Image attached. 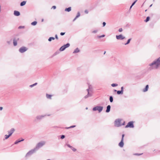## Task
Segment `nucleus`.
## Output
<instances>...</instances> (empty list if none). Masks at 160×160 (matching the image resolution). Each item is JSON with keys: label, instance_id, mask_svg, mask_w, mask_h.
Wrapping results in <instances>:
<instances>
[{"label": "nucleus", "instance_id": "obj_1", "mask_svg": "<svg viewBox=\"0 0 160 160\" xmlns=\"http://www.w3.org/2000/svg\"><path fill=\"white\" fill-rule=\"evenodd\" d=\"M160 65V57L153 61L149 64L150 66L152 67V69H157Z\"/></svg>", "mask_w": 160, "mask_h": 160}, {"label": "nucleus", "instance_id": "obj_2", "mask_svg": "<svg viewBox=\"0 0 160 160\" xmlns=\"http://www.w3.org/2000/svg\"><path fill=\"white\" fill-rule=\"evenodd\" d=\"M45 143V141L41 142L37 144L36 147L34 148L37 151L40 148L44 145Z\"/></svg>", "mask_w": 160, "mask_h": 160}, {"label": "nucleus", "instance_id": "obj_3", "mask_svg": "<svg viewBox=\"0 0 160 160\" xmlns=\"http://www.w3.org/2000/svg\"><path fill=\"white\" fill-rule=\"evenodd\" d=\"M103 108V107L102 106H97L93 108L92 110L94 111L98 110L100 112L102 111Z\"/></svg>", "mask_w": 160, "mask_h": 160}, {"label": "nucleus", "instance_id": "obj_4", "mask_svg": "<svg viewBox=\"0 0 160 160\" xmlns=\"http://www.w3.org/2000/svg\"><path fill=\"white\" fill-rule=\"evenodd\" d=\"M70 46V44L67 43L65 45L62 46L59 49V50L61 51H64L66 48Z\"/></svg>", "mask_w": 160, "mask_h": 160}, {"label": "nucleus", "instance_id": "obj_5", "mask_svg": "<svg viewBox=\"0 0 160 160\" xmlns=\"http://www.w3.org/2000/svg\"><path fill=\"white\" fill-rule=\"evenodd\" d=\"M90 87H91V86H89L88 88L87 89V90L88 92V93L87 95H86V96H85L84 97L85 98H88V97H90V96H92V93L90 92L89 91V90H90Z\"/></svg>", "mask_w": 160, "mask_h": 160}, {"label": "nucleus", "instance_id": "obj_6", "mask_svg": "<svg viewBox=\"0 0 160 160\" xmlns=\"http://www.w3.org/2000/svg\"><path fill=\"white\" fill-rule=\"evenodd\" d=\"M36 150L35 149V148H34L33 149L29 151L26 154V157H27L29 155H31L32 154L34 153Z\"/></svg>", "mask_w": 160, "mask_h": 160}, {"label": "nucleus", "instance_id": "obj_7", "mask_svg": "<svg viewBox=\"0 0 160 160\" xmlns=\"http://www.w3.org/2000/svg\"><path fill=\"white\" fill-rule=\"evenodd\" d=\"M134 127L133 122H130L127 124V125L125 126L126 128L128 127L130 128H133Z\"/></svg>", "mask_w": 160, "mask_h": 160}, {"label": "nucleus", "instance_id": "obj_8", "mask_svg": "<svg viewBox=\"0 0 160 160\" xmlns=\"http://www.w3.org/2000/svg\"><path fill=\"white\" fill-rule=\"evenodd\" d=\"M27 50V48L26 47H23L20 48L19 51L21 53H23L26 51Z\"/></svg>", "mask_w": 160, "mask_h": 160}, {"label": "nucleus", "instance_id": "obj_9", "mask_svg": "<svg viewBox=\"0 0 160 160\" xmlns=\"http://www.w3.org/2000/svg\"><path fill=\"white\" fill-rule=\"evenodd\" d=\"M121 121L120 120H116L115 121V125L116 127H119L121 126Z\"/></svg>", "mask_w": 160, "mask_h": 160}, {"label": "nucleus", "instance_id": "obj_10", "mask_svg": "<svg viewBox=\"0 0 160 160\" xmlns=\"http://www.w3.org/2000/svg\"><path fill=\"white\" fill-rule=\"evenodd\" d=\"M116 38L118 40H122L125 38V37L122 34L119 35H116Z\"/></svg>", "mask_w": 160, "mask_h": 160}, {"label": "nucleus", "instance_id": "obj_11", "mask_svg": "<svg viewBox=\"0 0 160 160\" xmlns=\"http://www.w3.org/2000/svg\"><path fill=\"white\" fill-rule=\"evenodd\" d=\"M14 131V129L13 128H12L10 130L8 131V132L9 134V135H10V136H11L12 135V134L13 133Z\"/></svg>", "mask_w": 160, "mask_h": 160}, {"label": "nucleus", "instance_id": "obj_12", "mask_svg": "<svg viewBox=\"0 0 160 160\" xmlns=\"http://www.w3.org/2000/svg\"><path fill=\"white\" fill-rule=\"evenodd\" d=\"M45 116H46V115H39V116H37L36 117V118L38 120H40V119H42V118H43Z\"/></svg>", "mask_w": 160, "mask_h": 160}, {"label": "nucleus", "instance_id": "obj_13", "mask_svg": "<svg viewBox=\"0 0 160 160\" xmlns=\"http://www.w3.org/2000/svg\"><path fill=\"white\" fill-rule=\"evenodd\" d=\"M118 145L120 147H123L124 145L123 140H121V142L119 143Z\"/></svg>", "mask_w": 160, "mask_h": 160}, {"label": "nucleus", "instance_id": "obj_14", "mask_svg": "<svg viewBox=\"0 0 160 160\" xmlns=\"http://www.w3.org/2000/svg\"><path fill=\"white\" fill-rule=\"evenodd\" d=\"M14 15L16 16H19L20 15L19 12L18 11H15L14 12Z\"/></svg>", "mask_w": 160, "mask_h": 160}, {"label": "nucleus", "instance_id": "obj_15", "mask_svg": "<svg viewBox=\"0 0 160 160\" xmlns=\"http://www.w3.org/2000/svg\"><path fill=\"white\" fill-rule=\"evenodd\" d=\"M111 106L110 105H108L107 107V109L106 111V112H108L110 110Z\"/></svg>", "mask_w": 160, "mask_h": 160}, {"label": "nucleus", "instance_id": "obj_16", "mask_svg": "<svg viewBox=\"0 0 160 160\" xmlns=\"http://www.w3.org/2000/svg\"><path fill=\"white\" fill-rule=\"evenodd\" d=\"M148 85H147L146 86L145 88L143 89L142 91L144 92H145L148 91Z\"/></svg>", "mask_w": 160, "mask_h": 160}, {"label": "nucleus", "instance_id": "obj_17", "mask_svg": "<svg viewBox=\"0 0 160 160\" xmlns=\"http://www.w3.org/2000/svg\"><path fill=\"white\" fill-rule=\"evenodd\" d=\"M79 51H80L78 49V48H77L73 51V53H78V52H79Z\"/></svg>", "mask_w": 160, "mask_h": 160}, {"label": "nucleus", "instance_id": "obj_18", "mask_svg": "<svg viewBox=\"0 0 160 160\" xmlns=\"http://www.w3.org/2000/svg\"><path fill=\"white\" fill-rule=\"evenodd\" d=\"M24 140V139H22L21 140H17L15 142L14 144H17L18 143L21 142L22 141Z\"/></svg>", "mask_w": 160, "mask_h": 160}, {"label": "nucleus", "instance_id": "obj_19", "mask_svg": "<svg viewBox=\"0 0 160 160\" xmlns=\"http://www.w3.org/2000/svg\"><path fill=\"white\" fill-rule=\"evenodd\" d=\"M71 7H70L68 8H66L65 9V11H67V12H69L71 11Z\"/></svg>", "mask_w": 160, "mask_h": 160}, {"label": "nucleus", "instance_id": "obj_20", "mask_svg": "<svg viewBox=\"0 0 160 160\" xmlns=\"http://www.w3.org/2000/svg\"><path fill=\"white\" fill-rule=\"evenodd\" d=\"M13 44L14 46H16L17 45V41L15 39H14L13 40Z\"/></svg>", "mask_w": 160, "mask_h": 160}, {"label": "nucleus", "instance_id": "obj_21", "mask_svg": "<svg viewBox=\"0 0 160 160\" xmlns=\"http://www.w3.org/2000/svg\"><path fill=\"white\" fill-rule=\"evenodd\" d=\"M26 2L25 1H23L22 2L20 3V6H22L26 4Z\"/></svg>", "mask_w": 160, "mask_h": 160}, {"label": "nucleus", "instance_id": "obj_22", "mask_svg": "<svg viewBox=\"0 0 160 160\" xmlns=\"http://www.w3.org/2000/svg\"><path fill=\"white\" fill-rule=\"evenodd\" d=\"M46 97L47 98L50 99H51V97L52 96V95H49L48 94H47L46 95Z\"/></svg>", "mask_w": 160, "mask_h": 160}, {"label": "nucleus", "instance_id": "obj_23", "mask_svg": "<svg viewBox=\"0 0 160 160\" xmlns=\"http://www.w3.org/2000/svg\"><path fill=\"white\" fill-rule=\"evenodd\" d=\"M55 39V38L53 37H50L48 39V41L49 42H50L52 41V40H54Z\"/></svg>", "mask_w": 160, "mask_h": 160}, {"label": "nucleus", "instance_id": "obj_24", "mask_svg": "<svg viewBox=\"0 0 160 160\" xmlns=\"http://www.w3.org/2000/svg\"><path fill=\"white\" fill-rule=\"evenodd\" d=\"M109 100L111 102H112L113 101V98L112 96H110L109 97Z\"/></svg>", "mask_w": 160, "mask_h": 160}, {"label": "nucleus", "instance_id": "obj_25", "mask_svg": "<svg viewBox=\"0 0 160 160\" xmlns=\"http://www.w3.org/2000/svg\"><path fill=\"white\" fill-rule=\"evenodd\" d=\"M117 93L118 94H122L123 93V92L122 91H117Z\"/></svg>", "mask_w": 160, "mask_h": 160}, {"label": "nucleus", "instance_id": "obj_26", "mask_svg": "<svg viewBox=\"0 0 160 160\" xmlns=\"http://www.w3.org/2000/svg\"><path fill=\"white\" fill-rule=\"evenodd\" d=\"M37 23V22L36 21H34L31 23V25H35Z\"/></svg>", "mask_w": 160, "mask_h": 160}, {"label": "nucleus", "instance_id": "obj_27", "mask_svg": "<svg viewBox=\"0 0 160 160\" xmlns=\"http://www.w3.org/2000/svg\"><path fill=\"white\" fill-rule=\"evenodd\" d=\"M10 136L9 134L8 135H5V139H8Z\"/></svg>", "mask_w": 160, "mask_h": 160}, {"label": "nucleus", "instance_id": "obj_28", "mask_svg": "<svg viewBox=\"0 0 160 160\" xmlns=\"http://www.w3.org/2000/svg\"><path fill=\"white\" fill-rule=\"evenodd\" d=\"M150 19V18L149 17H147L146 19L145 20V21L146 22H148V21H149Z\"/></svg>", "mask_w": 160, "mask_h": 160}, {"label": "nucleus", "instance_id": "obj_29", "mask_svg": "<svg viewBox=\"0 0 160 160\" xmlns=\"http://www.w3.org/2000/svg\"><path fill=\"white\" fill-rule=\"evenodd\" d=\"M131 38H130L129 39H128L127 42L126 43H125V45H127V44H129L130 42V41H131Z\"/></svg>", "mask_w": 160, "mask_h": 160}, {"label": "nucleus", "instance_id": "obj_30", "mask_svg": "<svg viewBox=\"0 0 160 160\" xmlns=\"http://www.w3.org/2000/svg\"><path fill=\"white\" fill-rule=\"evenodd\" d=\"M37 83H35L32 84V85H30V87H31V88H32V87H33V86L37 85Z\"/></svg>", "mask_w": 160, "mask_h": 160}, {"label": "nucleus", "instance_id": "obj_31", "mask_svg": "<svg viewBox=\"0 0 160 160\" xmlns=\"http://www.w3.org/2000/svg\"><path fill=\"white\" fill-rule=\"evenodd\" d=\"M111 86L112 87H114L117 86L118 84L116 83H112L111 84Z\"/></svg>", "mask_w": 160, "mask_h": 160}, {"label": "nucleus", "instance_id": "obj_32", "mask_svg": "<svg viewBox=\"0 0 160 160\" xmlns=\"http://www.w3.org/2000/svg\"><path fill=\"white\" fill-rule=\"evenodd\" d=\"M75 127H76L75 125H73V126H71L70 127H69L66 128V129H69V128H73Z\"/></svg>", "mask_w": 160, "mask_h": 160}, {"label": "nucleus", "instance_id": "obj_33", "mask_svg": "<svg viewBox=\"0 0 160 160\" xmlns=\"http://www.w3.org/2000/svg\"><path fill=\"white\" fill-rule=\"evenodd\" d=\"M70 148L74 152H75L76 151V149L72 147Z\"/></svg>", "mask_w": 160, "mask_h": 160}, {"label": "nucleus", "instance_id": "obj_34", "mask_svg": "<svg viewBox=\"0 0 160 160\" xmlns=\"http://www.w3.org/2000/svg\"><path fill=\"white\" fill-rule=\"evenodd\" d=\"M80 13L79 12H78V14H77V16H76V18H78V17H79L80 16Z\"/></svg>", "mask_w": 160, "mask_h": 160}, {"label": "nucleus", "instance_id": "obj_35", "mask_svg": "<svg viewBox=\"0 0 160 160\" xmlns=\"http://www.w3.org/2000/svg\"><path fill=\"white\" fill-rule=\"evenodd\" d=\"M24 28V26H19V27H18V28L19 29H21V28Z\"/></svg>", "mask_w": 160, "mask_h": 160}, {"label": "nucleus", "instance_id": "obj_36", "mask_svg": "<svg viewBox=\"0 0 160 160\" xmlns=\"http://www.w3.org/2000/svg\"><path fill=\"white\" fill-rule=\"evenodd\" d=\"M104 36H105V35H103L101 36H98V37L99 38H101L104 37Z\"/></svg>", "mask_w": 160, "mask_h": 160}, {"label": "nucleus", "instance_id": "obj_37", "mask_svg": "<svg viewBox=\"0 0 160 160\" xmlns=\"http://www.w3.org/2000/svg\"><path fill=\"white\" fill-rule=\"evenodd\" d=\"M65 136L64 135H62L61 136V138L62 139H63L64 138H65Z\"/></svg>", "mask_w": 160, "mask_h": 160}, {"label": "nucleus", "instance_id": "obj_38", "mask_svg": "<svg viewBox=\"0 0 160 160\" xmlns=\"http://www.w3.org/2000/svg\"><path fill=\"white\" fill-rule=\"evenodd\" d=\"M137 0H136L135 1H134L132 4V6H133L134 4L137 1Z\"/></svg>", "mask_w": 160, "mask_h": 160}, {"label": "nucleus", "instance_id": "obj_39", "mask_svg": "<svg viewBox=\"0 0 160 160\" xmlns=\"http://www.w3.org/2000/svg\"><path fill=\"white\" fill-rule=\"evenodd\" d=\"M98 30H95L93 31L92 32V33H96L98 32Z\"/></svg>", "mask_w": 160, "mask_h": 160}, {"label": "nucleus", "instance_id": "obj_40", "mask_svg": "<svg viewBox=\"0 0 160 160\" xmlns=\"http://www.w3.org/2000/svg\"><path fill=\"white\" fill-rule=\"evenodd\" d=\"M66 145L68 147L70 148H71L72 146H70L69 144H67Z\"/></svg>", "mask_w": 160, "mask_h": 160}, {"label": "nucleus", "instance_id": "obj_41", "mask_svg": "<svg viewBox=\"0 0 160 160\" xmlns=\"http://www.w3.org/2000/svg\"><path fill=\"white\" fill-rule=\"evenodd\" d=\"M122 28H120L119 29V30H118V31L119 32H122Z\"/></svg>", "mask_w": 160, "mask_h": 160}, {"label": "nucleus", "instance_id": "obj_42", "mask_svg": "<svg viewBox=\"0 0 160 160\" xmlns=\"http://www.w3.org/2000/svg\"><path fill=\"white\" fill-rule=\"evenodd\" d=\"M65 34V32H62L60 33V35L62 36H63V35H64Z\"/></svg>", "mask_w": 160, "mask_h": 160}, {"label": "nucleus", "instance_id": "obj_43", "mask_svg": "<svg viewBox=\"0 0 160 160\" xmlns=\"http://www.w3.org/2000/svg\"><path fill=\"white\" fill-rule=\"evenodd\" d=\"M124 134H123L122 135V138L121 140H123V138H124Z\"/></svg>", "mask_w": 160, "mask_h": 160}, {"label": "nucleus", "instance_id": "obj_44", "mask_svg": "<svg viewBox=\"0 0 160 160\" xmlns=\"http://www.w3.org/2000/svg\"><path fill=\"white\" fill-rule=\"evenodd\" d=\"M103 26L104 27L106 24V23L105 22H103L102 23Z\"/></svg>", "mask_w": 160, "mask_h": 160}, {"label": "nucleus", "instance_id": "obj_45", "mask_svg": "<svg viewBox=\"0 0 160 160\" xmlns=\"http://www.w3.org/2000/svg\"><path fill=\"white\" fill-rule=\"evenodd\" d=\"M55 38H56V39H58V38L57 35L56 34L55 35Z\"/></svg>", "mask_w": 160, "mask_h": 160}, {"label": "nucleus", "instance_id": "obj_46", "mask_svg": "<svg viewBox=\"0 0 160 160\" xmlns=\"http://www.w3.org/2000/svg\"><path fill=\"white\" fill-rule=\"evenodd\" d=\"M11 41H7V43L8 44H10L11 43Z\"/></svg>", "mask_w": 160, "mask_h": 160}, {"label": "nucleus", "instance_id": "obj_47", "mask_svg": "<svg viewBox=\"0 0 160 160\" xmlns=\"http://www.w3.org/2000/svg\"><path fill=\"white\" fill-rule=\"evenodd\" d=\"M142 154V153L139 154H138V153H135V154H134V155H141Z\"/></svg>", "mask_w": 160, "mask_h": 160}, {"label": "nucleus", "instance_id": "obj_48", "mask_svg": "<svg viewBox=\"0 0 160 160\" xmlns=\"http://www.w3.org/2000/svg\"><path fill=\"white\" fill-rule=\"evenodd\" d=\"M52 8H53V9H55L56 8V7L55 6H52Z\"/></svg>", "mask_w": 160, "mask_h": 160}, {"label": "nucleus", "instance_id": "obj_49", "mask_svg": "<svg viewBox=\"0 0 160 160\" xmlns=\"http://www.w3.org/2000/svg\"><path fill=\"white\" fill-rule=\"evenodd\" d=\"M85 12L86 13H88V12L87 10H86L85 11Z\"/></svg>", "mask_w": 160, "mask_h": 160}, {"label": "nucleus", "instance_id": "obj_50", "mask_svg": "<svg viewBox=\"0 0 160 160\" xmlns=\"http://www.w3.org/2000/svg\"><path fill=\"white\" fill-rule=\"evenodd\" d=\"M77 18H76V17L74 18V19L73 20V21L74 22V21Z\"/></svg>", "mask_w": 160, "mask_h": 160}, {"label": "nucleus", "instance_id": "obj_51", "mask_svg": "<svg viewBox=\"0 0 160 160\" xmlns=\"http://www.w3.org/2000/svg\"><path fill=\"white\" fill-rule=\"evenodd\" d=\"M123 87H122L121 88V91H122V92H123Z\"/></svg>", "mask_w": 160, "mask_h": 160}, {"label": "nucleus", "instance_id": "obj_52", "mask_svg": "<svg viewBox=\"0 0 160 160\" xmlns=\"http://www.w3.org/2000/svg\"><path fill=\"white\" fill-rule=\"evenodd\" d=\"M3 109V108L2 107H0V110H2Z\"/></svg>", "mask_w": 160, "mask_h": 160}, {"label": "nucleus", "instance_id": "obj_53", "mask_svg": "<svg viewBox=\"0 0 160 160\" xmlns=\"http://www.w3.org/2000/svg\"><path fill=\"white\" fill-rule=\"evenodd\" d=\"M132 5H131V6H130V9H131L132 7Z\"/></svg>", "mask_w": 160, "mask_h": 160}, {"label": "nucleus", "instance_id": "obj_54", "mask_svg": "<svg viewBox=\"0 0 160 160\" xmlns=\"http://www.w3.org/2000/svg\"><path fill=\"white\" fill-rule=\"evenodd\" d=\"M106 51H105V52H104V54H105V53H106Z\"/></svg>", "mask_w": 160, "mask_h": 160}, {"label": "nucleus", "instance_id": "obj_55", "mask_svg": "<svg viewBox=\"0 0 160 160\" xmlns=\"http://www.w3.org/2000/svg\"><path fill=\"white\" fill-rule=\"evenodd\" d=\"M43 19H42V22H43Z\"/></svg>", "mask_w": 160, "mask_h": 160}, {"label": "nucleus", "instance_id": "obj_56", "mask_svg": "<svg viewBox=\"0 0 160 160\" xmlns=\"http://www.w3.org/2000/svg\"><path fill=\"white\" fill-rule=\"evenodd\" d=\"M152 5V4H151V5L150 6V7H151Z\"/></svg>", "mask_w": 160, "mask_h": 160}, {"label": "nucleus", "instance_id": "obj_57", "mask_svg": "<svg viewBox=\"0 0 160 160\" xmlns=\"http://www.w3.org/2000/svg\"><path fill=\"white\" fill-rule=\"evenodd\" d=\"M114 91H115V92H116V91H117L116 90H114Z\"/></svg>", "mask_w": 160, "mask_h": 160}, {"label": "nucleus", "instance_id": "obj_58", "mask_svg": "<svg viewBox=\"0 0 160 160\" xmlns=\"http://www.w3.org/2000/svg\"><path fill=\"white\" fill-rule=\"evenodd\" d=\"M86 109H88V108H86Z\"/></svg>", "mask_w": 160, "mask_h": 160}, {"label": "nucleus", "instance_id": "obj_59", "mask_svg": "<svg viewBox=\"0 0 160 160\" xmlns=\"http://www.w3.org/2000/svg\"><path fill=\"white\" fill-rule=\"evenodd\" d=\"M155 1V0H153V1L154 2Z\"/></svg>", "mask_w": 160, "mask_h": 160}]
</instances>
